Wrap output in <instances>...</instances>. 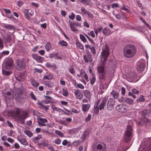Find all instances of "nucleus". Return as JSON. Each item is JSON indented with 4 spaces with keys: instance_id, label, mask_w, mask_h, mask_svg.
Segmentation results:
<instances>
[{
    "instance_id": "nucleus-1",
    "label": "nucleus",
    "mask_w": 151,
    "mask_h": 151,
    "mask_svg": "<svg viewBox=\"0 0 151 151\" xmlns=\"http://www.w3.org/2000/svg\"><path fill=\"white\" fill-rule=\"evenodd\" d=\"M109 55V47L105 44L102 48V50L101 55L102 56L101 60L102 61L101 65L97 67V71L99 75V78L101 80H105L106 79V72L105 70L106 63Z\"/></svg>"
},
{
    "instance_id": "nucleus-2",
    "label": "nucleus",
    "mask_w": 151,
    "mask_h": 151,
    "mask_svg": "<svg viewBox=\"0 0 151 151\" xmlns=\"http://www.w3.org/2000/svg\"><path fill=\"white\" fill-rule=\"evenodd\" d=\"M11 113L16 117V119L18 123L23 124H24V120L27 118L28 114L25 112L22 109L15 107L11 111Z\"/></svg>"
},
{
    "instance_id": "nucleus-3",
    "label": "nucleus",
    "mask_w": 151,
    "mask_h": 151,
    "mask_svg": "<svg viewBox=\"0 0 151 151\" xmlns=\"http://www.w3.org/2000/svg\"><path fill=\"white\" fill-rule=\"evenodd\" d=\"M136 52L137 50L135 46L131 44H128L125 46L123 50L124 55L128 58L133 57L136 54Z\"/></svg>"
},
{
    "instance_id": "nucleus-4",
    "label": "nucleus",
    "mask_w": 151,
    "mask_h": 151,
    "mask_svg": "<svg viewBox=\"0 0 151 151\" xmlns=\"http://www.w3.org/2000/svg\"><path fill=\"white\" fill-rule=\"evenodd\" d=\"M133 129L131 125L127 126V129L125 131L124 139L126 142L130 141L132 137Z\"/></svg>"
},
{
    "instance_id": "nucleus-5",
    "label": "nucleus",
    "mask_w": 151,
    "mask_h": 151,
    "mask_svg": "<svg viewBox=\"0 0 151 151\" xmlns=\"http://www.w3.org/2000/svg\"><path fill=\"white\" fill-rule=\"evenodd\" d=\"M26 66V61L24 58L18 59L16 61V68L19 70L24 69Z\"/></svg>"
},
{
    "instance_id": "nucleus-6",
    "label": "nucleus",
    "mask_w": 151,
    "mask_h": 151,
    "mask_svg": "<svg viewBox=\"0 0 151 151\" xmlns=\"http://www.w3.org/2000/svg\"><path fill=\"white\" fill-rule=\"evenodd\" d=\"M3 96L7 103H10L12 101L14 98L13 95L11 93L8 91L6 93L3 92Z\"/></svg>"
},
{
    "instance_id": "nucleus-7",
    "label": "nucleus",
    "mask_w": 151,
    "mask_h": 151,
    "mask_svg": "<svg viewBox=\"0 0 151 151\" xmlns=\"http://www.w3.org/2000/svg\"><path fill=\"white\" fill-rule=\"evenodd\" d=\"M23 93L22 91L19 90L18 91L14 94V97L15 99L19 102H21L24 98Z\"/></svg>"
},
{
    "instance_id": "nucleus-8",
    "label": "nucleus",
    "mask_w": 151,
    "mask_h": 151,
    "mask_svg": "<svg viewBox=\"0 0 151 151\" xmlns=\"http://www.w3.org/2000/svg\"><path fill=\"white\" fill-rule=\"evenodd\" d=\"M86 54L83 55L84 60L86 63L89 61L91 62L92 61V57L90 51L88 50H86Z\"/></svg>"
},
{
    "instance_id": "nucleus-9",
    "label": "nucleus",
    "mask_w": 151,
    "mask_h": 151,
    "mask_svg": "<svg viewBox=\"0 0 151 151\" xmlns=\"http://www.w3.org/2000/svg\"><path fill=\"white\" fill-rule=\"evenodd\" d=\"M116 109L119 112L124 113L127 111V106L124 104H119L116 106Z\"/></svg>"
},
{
    "instance_id": "nucleus-10",
    "label": "nucleus",
    "mask_w": 151,
    "mask_h": 151,
    "mask_svg": "<svg viewBox=\"0 0 151 151\" xmlns=\"http://www.w3.org/2000/svg\"><path fill=\"white\" fill-rule=\"evenodd\" d=\"M115 102V101L113 98H110L109 99L107 106V108L109 110L111 111L113 109Z\"/></svg>"
},
{
    "instance_id": "nucleus-11",
    "label": "nucleus",
    "mask_w": 151,
    "mask_h": 151,
    "mask_svg": "<svg viewBox=\"0 0 151 151\" xmlns=\"http://www.w3.org/2000/svg\"><path fill=\"white\" fill-rule=\"evenodd\" d=\"M106 146L104 144L103 145L101 144H98L96 148H93L92 150V151H106Z\"/></svg>"
},
{
    "instance_id": "nucleus-12",
    "label": "nucleus",
    "mask_w": 151,
    "mask_h": 151,
    "mask_svg": "<svg viewBox=\"0 0 151 151\" xmlns=\"http://www.w3.org/2000/svg\"><path fill=\"white\" fill-rule=\"evenodd\" d=\"M13 63V60L12 59H9L7 60L4 67L6 69H10L12 68Z\"/></svg>"
},
{
    "instance_id": "nucleus-13",
    "label": "nucleus",
    "mask_w": 151,
    "mask_h": 151,
    "mask_svg": "<svg viewBox=\"0 0 151 151\" xmlns=\"http://www.w3.org/2000/svg\"><path fill=\"white\" fill-rule=\"evenodd\" d=\"M107 101L106 98L105 97L103 99L101 103L100 104L99 107V110H104L106 106V103Z\"/></svg>"
},
{
    "instance_id": "nucleus-14",
    "label": "nucleus",
    "mask_w": 151,
    "mask_h": 151,
    "mask_svg": "<svg viewBox=\"0 0 151 151\" xmlns=\"http://www.w3.org/2000/svg\"><path fill=\"white\" fill-rule=\"evenodd\" d=\"M140 113L143 116H145L148 115V116L151 117V108L149 110H145L141 111L140 112Z\"/></svg>"
},
{
    "instance_id": "nucleus-15",
    "label": "nucleus",
    "mask_w": 151,
    "mask_h": 151,
    "mask_svg": "<svg viewBox=\"0 0 151 151\" xmlns=\"http://www.w3.org/2000/svg\"><path fill=\"white\" fill-rule=\"evenodd\" d=\"M47 120L46 119H42L40 118V119L39 121H37L39 125L40 126H46V124L44 123L47 122Z\"/></svg>"
},
{
    "instance_id": "nucleus-16",
    "label": "nucleus",
    "mask_w": 151,
    "mask_h": 151,
    "mask_svg": "<svg viewBox=\"0 0 151 151\" xmlns=\"http://www.w3.org/2000/svg\"><path fill=\"white\" fill-rule=\"evenodd\" d=\"M149 120L148 119L146 118L145 116H143V117L141 121L139 122L138 124L139 125H142L148 122Z\"/></svg>"
},
{
    "instance_id": "nucleus-17",
    "label": "nucleus",
    "mask_w": 151,
    "mask_h": 151,
    "mask_svg": "<svg viewBox=\"0 0 151 151\" xmlns=\"http://www.w3.org/2000/svg\"><path fill=\"white\" fill-rule=\"evenodd\" d=\"M145 68V63L140 62L139 65L137 66V69L138 70L142 71L144 70Z\"/></svg>"
},
{
    "instance_id": "nucleus-18",
    "label": "nucleus",
    "mask_w": 151,
    "mask_h": 151,
    "mask_svg": "<svg viewBox=\"0 0 151 151\" xmlns=\"http://www.w3.org/2000/svg\"><path fill=\"white\" fill-rule=\"evenodd\" d=\"M33 58L37 62H41L42 60V58L38 55L37 54H33L32 55Z\"/></svg>"
},
{
    "instance_id": "nucleus-19",
    "label": "nucleus",
    "mask_w": 151,
    "mask_h": 151,
    "mask_svg": "<svg viewBox=\"0 0 151 151\" xmlns=\"http://www.w3.org/2000/svg\"><path fill=\"white\" fill-rule=\"evenodd\" d=\"M74 93L76 96V98L78 99H81L83 97V95L81 93L79 90L75 91Z\"/></svg>"
},
{
    "instance_id": "nucleus-20",
    "label": "nucleus",
    "mask_w": 151,
    "mask_h": 151,
    "mask_svg": "<svg viewBox=\"0 0 151 151\" xmlns=\"http://www.w3.org/2000/svg\"><path fill=\"white\" fill-rule=\"evenodd\" d=\"M90 105L89 104H83L82 105V110L83 111L86 112L88 110Z\"/></svg>"
},
{
    "instance_id": "nucleus-21",
    "label": "nucleus",
    "mask_w": 151,
    "mask_h": 151,
    "mask_svg": "<svg viewBox=\"0 0 151 151\" xmlns=\"http://www.w3.org/2000/svg\"><path fill=\"white\" fill-rule=\"evenodd\" d=\"M110 32V29L108 27L105 28L102 30V33L105 35H109L111 34Z\"/></svg>"
},
{
    "instance_id": "nucleus-22",
    "label": "nucleus",
    "mask_w": 151,
    "mask_h": 151,
    "mask_svg": "<svg viewBox=\"0 0 151 151\" xmlns=\"http://www.w3.org/2000/svg\"><path fill=\"white\" fill-rule=\"evenodd\" d=\"M16 79L19 81H22L24 79V75L19 74L17 77H16Z\"/></svg>"
},
{
    "instance_id": "nucleus-23",
    "label": "nucleus",
    "mask_w": 151,
    "mask_h": 151,
    "mask_svg": "<svg viewBox=\"0 0 151 151\" xmlns=\"http://www.w3.org/2000/svg\"><path fill=\"white\" fill-rule=\"evenodd\" d=\"M124 102L129 105H132L134 104V101L133 99L128 98H125Z\"/></svg>"
},
{
    "instance_id": "nucleus-24",
    "label": "nucleus",
    "mask_w": 151,
    "mask_h": 151,
    "mask_svg": "<svg viewBox=\"0 0 151 151\" xmlns=\"http://www.w3.org/2000/svg\"><path fill=\"white\" fill-rule=\"evenodd\" d=\"M24 14L25 18L28 20L31 19V18L29 15V11L28 10L26 9L24 10Z\"/></svg>"
},
{
    "instance_id": "nucleus-25",
    "label": "nucleus",
    "mask_w": 151,
    "mask_h": 151,
    "mask_svg": "<svg viewBox=\"0 0 151 151\" xmlns=\"http://www.w3.org/2000/svg\"><path fill=\"white\" fill-rule=\"evenodd\" d=\"M111 94L112 95L114 98L117 99L118 98L119 95L118 92H116L114 90H113L111 93Z\"/></svg>"
},
{
    "instance_id": "nucleus-26",
    "label": "nucleus",
    "mask_w": 151,
    "mask_h": 151,
    "mask_svg": "<svg viewBox=\"0 0 151 151\" xmlns=\"http://www.w3.org/2000/svg\"><path fill=\"white\" fill-rule=\"evenodd\" d=\"M18 140L22 144L26 145H27V142L25 139L18 138Z\"/></svg>"
},
{
    "instance_id": "nucleus-27",
    "label": "nucleus",
    "mask_w": 151,
    "mask_h": 151,
    "mask_svg": "<svg viewBox=\"0 0 151 151\" xmlns=\"http://www.w3.org/2000/svg\"><path fill=\"white\" fill-rule=\"evenodd\" d=\"M100 100L97 101V103H96V106L94 107V112L95 114H98L99 112V108L98 105L99 103L100 102Z\"/></svg>"
},
{
    "instance_id": "nucleus-28",
    "label": "nucleus",
    "mask_w": 151,
    "mask_h": 151,
    "mask_svg": "<svg viewBox=\"0 0 151 151\" xmlns=\"http://www.w3.org/2000/svg\"><path fill=\"white\" fill-rule=\"evenodd\" d=\"M76 44L77 47L81 50H83L84 47L83 45L78 40L76 41Z\"/></svg>"
},
{
    "instance_id": "nucleus-29",
    "label": "nucleus",
    "mask_w": 151,
    "mask_h": 151,
    "mask_svg": "<svg viewBox=\"0 0 151 151\" xmlns=\"http://www.w3.org/2000/svg\"><path fill=\"white\" fill-rule=\"evenodd\" d=\"M45 48L46 50L48 52L52 48V46L50 42H48L45 45Z\"/></svg>"
},
{
    "instance_id": "nucleus-30",
    "label": "nucleus",
    "mask_w": 151,
    "mask_h": 151,
    "mask_svg": "<svg viewBox=\"0 0 151 151\" xmlns=\"http://www.w3.org/2000/svg\"><path fill=\"white\" fill-rule=\"evenodd\" d=\"M85 96L87 98H90L91 97V93L88 90H85L84 91Z\"/></svg>"
},
{
    "instance_id": "nucleus-31",
    "label": "nucleus",
    "mask_w": 151,
    "mask_h": 151,
    "mask_svg": "<svg viewBox=\"0 0 151 151\" xmlns=\"http://www.w3.org/2000/svg\"><path fill=\"white\" fill-rule=\"evenodd\" d=\"M47 141L46 140H44L42 143H40L38 144L39 146H42L43 147H45L46 146H47L48 145L47 143Z\"/></svg>"
},
{
    "instance_id": "nucleus-32",
    "label": "nucleus",
    "mask_w": 151,
    "mask_h": 151,
    "mask_svg": "<svg viewBox=\"0 0 151 151\" xmlns=\"http://www.w3.org/2000/svg\"><path fill=\"white\" fill-rule=\"evenodd\" d=\"M45 84L46 86L50 88L54 86V83L50 81L47 82L45 83Z\"/></svg>"
},
{
    "instance_id": "nucleus-33",
    "label": "nucleus",
    "mask_w": 151,
    "mask_h": 151,
    "mask_svg": "<svg viewBox=\"0 0 151 151\" xmlns=\"http://www.w3.org/2000/svg\"><path fill=\"white\" fill-rule=\"evenodd\" d=\"M58 44L62 46L66 47L68 45V43L67 42L63 40L60 41Z\"/></svg>"
},
{
    "instance_id": "nucleus-34",
    "label": "nucleus",
    "mask_w": 151,
    "mask_h": 151,
    "mask_svg": "<svg viewBox=\"0 0 151 151\" xmlns=\"http://www.w3.org/2000/svg\"><path fill=\"white\" fill-rule=\"evenodd\" d=\"M31 83L32 85L34 86L37 87L39 85V83L36 82L34 79L33 78L31 79Z\"/></svg>"
},
{
    "instance_id": "nucleus-35",
    "label": "nucleus",
    "mask_w": 151,
    "mask_h": 151,
    "mask_svg": "<svg viewBox=\"0 0 151 151\" xmlns=\"http://www.w3.org/2000/svg\"><path fill=\"white\" fill-rule=\"evenodd\" d=\"M69 26H70V27L71 29V30L73 32H77L78 30V29L75 28L74 27V25H73V24H72L70 22V23L69 24Z\"/></svg>"
},
{
    "instance_id": "nucleus-36",
    "label": "nucleus",
    "mask_w": 151,
    "mask_h": 151,
    "mask_svg": "<svg viewBox=\"0 0 151 151\" xmlns=\"http://www.w3.org/2000/svg\"><path fill=\"white\" fill-rule=\"evenodd\" d=\"M4 27L6 29L10 30H14V28L13 26L8 24H5L4 25Z\"/></svg>"
},
{
    "instance_id": "nucleus-37",
    "label": "nucleus",
    "mask_w": 151,
    "mask_h": 151,
    "mask_svg": "<svg viewBox=\"0 0 151 151\" xmlns=\"http://www.w3.org/2000/svg\"><path fill=\"white\" fill-rule=\"evenodd\" d=\"M145 100L144 96L143 95H140L139 98L137 99L136 101L137 102H141L144 101Z\"/></svg>"
},
{
    "instance_id": "nucleus-38",
    "label": "nucleus",
    "mask_w": 151,
    "mask_h": 151,
    "mask_svg": "<svg viewBox=\"0 0 151 151\" xmlns=\"http://www.w3.org/2000/svg\"><path fill=\"white\" fill-rule=\"evenodd\" d=\"M4 40L6 42H9L12 40L10 36L9 35H7L6 37H4Z\"/></svg>"
},
{
    "instance_id": "nucleus-39",
    "label": "nucleus",
    "mask_w": 151,
    "mask_h": 151,
    "mask_svg": "<svg viewBox=\"0 0 151 151\" xmlns=\"http://www.w3.org/2000/svg\"><path fill=\"white\" fill-rule=\"evenodd\" d=\"M80 39L83 42L85 43L87 41L86 39L83 35L80 34Z\"/></svg>"
},
{
    "instance_id": "nucleus-40",
    "label": "nucleus",
    "mask_w": 151,
    "mask_h": 151,
    "mask_svg": "<svg viewBox=\"0 0 151 151\" xmlns=\"http://www.w3.org/2000/svg\"><path fill=\"white\" fill-rule=\"evenodd\" d=\"M2 72L3 74L6 75V76L9 75L12 73L10 71H7L5 70H4L3 69H2Z\"/></svg>"
},
{
    "instance_id": "nucleus-41",
    "label": "nucleus",
    "mask_w": 151,
    "mask_h": 151,
    "mask_svg": "<svg viewBox=\"0 0 151 151\" xmlns=\"http://www.w3.org/2000/svg\"><path fill=\"white\" fill-rule=\"evenodd\" d=\"M24 133L29 137H31L33 135L32 132L27 130H25L24 131Z\"/></svg>"
},
{
    "instance_id": "nucleus-42",
    "label": "nucleus",
    "mask_w": 151,
    "mask_h": 151,
    "mask_svg": "<svg viewBox=\"0 0 151 151\" xmlns=\"http://www.w3.org/2000/svg\"><path fill=\"white\" fill-rule=\"evenodd\" d=\"M96 80L95 75L92 76V78L90 81L91 83V85H93L94 84L96 81Z\"/></svg>"
},
{
    "instance_id": "nucleus-43",
    "label": "nucleus",
    "mask_w": 151,
    "mask_h": 151,
    "mask_svg": "<svg viewBox=\"0 0 151 151\" xmlns=\"http://www.w3.org/2000/svg\"><path fill=\"white\" fill-rule=\"evenodd\" d=\"M51 108L53 110L58 111H59L60 110L61 111L63 112V111L62 109L57 108L54 105H52L51 106Z\"/></svg>"
},
{
    "instance_id": "nucleus-44",
    "label": "nucleus",
    "mask_w": 151,
    "mask_h": 151,
    "mask_svg": "<svg viewBox=\"0 0 151 151\" xmlns=\"http://www.w3.org/2000/svg\"><path fill=\"white\" fill-rule=\"evenodd\" d=\"M39 107L41 109H45V111H47L48 109L49 108V106H45L42 104L41 106H40Z\"/></svg>"
},
{
    "instance_id": "nucleus-45",
    "label": "nucleus",
    "mask_w": 151,
    "mask_h": 151,
    "mask_svg": "<svg viewBox=\"0 0 151 151\" xmlns=\"http://www.w3.org/2000/svg\"><path fill=\"white\" fill-rule=\"evenodd\" d=\"M42 137V136L41 135H39L37 137L33 138L32 139L33 141L35 142H36L37 140H38L40 139Z\"/></svg>"
},
{
    "instance_id": "nucleus-46",
    "label": "nucleus",
    "mask_w": 151,
    "mask_h": 151,
    "mask_svg": "<svg viewBox=\"0 0 151 151\" xmlns=\"http://www.w3.org/2000/svg\"><path fill=\"white\" fill-rule=\"evenodd\" d=\"M55 133L58 135H59L60 137H62L63 136V133L60 131L56 130L55 131Z\"/></svg>"
},
{
    "instance_id": "nucleus-47",
    "label": "nucleus",
    "mask_w": 151,
    "mask_h": 151,
    "mask_svg": "<svg viewBox=\"0 0 151 151\" xmlns=\"http://www.w3.org/2000/svg\"><path fill=\"white\" fill-rule=\"evenodd\" d=\"M139 18L142 22L144 23V24L148 27H150L149 24L144 20V19L142 17H139Z\"/></svg>"
},
{
    "instance_id": "nucleus-48",
    "label": "nucleus",
    "mask_w": 151,
    "mask_h": 151,
    "mask_svg": "<svg viewBox=\"0 0 151 151\" xmlns=\"http://www.w3.org/2000/svg\"><path fill=\"white\" fill-rule=\"evenodd\" d=\"M71 23L74 25H76L78 27H81V25L80 23H78L76 21L74 22H73Z\"/></svg>"
},
{
    "instance_id": "nucleus-49",
    "label": "nucleus",
    "mask_w": 151,
    "mask_h": 151,
    "mask_svg": "<svg viewBox=\"0 0 151 151\" xmlns=\"http://www.w3.org/2000/svg\"><path fill=\"white\" fill-rule=\"evenodd\" d=\"M81 10L83 13L85 15L87 14L88 12V11L86 10L84 8L82 7H81Z\"/></svg>"
},
{
    "instance_id": "nucleus-50",
    "label": "nucleus",
    "mask_w": 151,
    "mask_h": 151,
    "mask_svg": "<svg viewBox=\"0 0 151 151\" xmlns=\"http://www.w3.org/2000/svg\"><path fill=\"white\" fill-rule=\"evenodd\" d=\"M63 94L65 96H68V91L66 90H65L64 89H63Z\"/></svg>"
},
{
    "instance_id": "nucleus-51",
    "label": "nucleus",
    "mask_w": 151,
    "mask_h": 151,
    "mask_svg": "<svg viewBox=\"0 0 151 151\" xmlns=\"http://www.w3.org/2000/svg\"><path fill=\"white\" fill-rule=\"evenodd\" d=\"M90 0H82L81 2L85 5H88Z\"/></svg>"
},
{
    "instance_id": "nucleus-52",
    "label": "nucleus",
    "mask_w": 151,
    "mask_h": 151,
    "mask_svg": "<svg viewBox=\"0 0 151 151\" xmlns=\"http://www.w3.org/2000/svg\"><path fill=\"white\" fill-rule=\"evenodd\" d=\"M47 147L49 148V149L51 151H54V147L48 144L47 145Z\"/></svg>"
},
{
    "instance_id": "nucleus-53",
    "label": "nucleus",
    "mask_w": 151,
    "mask_h": 151,
    "mask_svg": "<svg viewBox=\"0 0 151 151\" xmlns=\"http://www.w3.org/2000/svg\"><path fill=\"white\" fill-rule=\"evenodd\" d=\"M91 115L90 114H89L88 115V116L86 117L85 119V121L86 122H88L91 119Z\"/></svg>"
},
{
    "instance_id": "nucleus-54",
    "label": "nucleus",
    "mask_w": 151,
    "mask_h": 151,
    "mask_svg": "<svg viewBox=\"0 0 151 151\" xmlns=\"http://www.w3.org/2000/svg\"><path fill=\"white\" fill-rule=\"evenodd\" d=\"M61 142V140L60 139L58 138L57 139H56L55 140V143L57 144H59Z\"/></svg>"
},
{
    "instance_id": "nucleus-55",
    "label": "nucleus",
    "mask_w": 151,
    "mask_h": 151,
    "mask_svg": "<svg viewBox=\"0 0 151 151\" xmlns=\"http://www.w3.org/2000/svg\"><path fill=\"white\" fill-rule=\"evenodd\" d=\"M69 17L70 19L71 20H73L74 19L75 17V15L73 13H72L69 16Z\"/></svg>"
},
{
    "instance_id": "nucleus-56",
    "label": "nucleus",
    "mask_w": 151,
    "mask_h": 151,
    "mask_svg": "<svg viewBox=\"0 0 151 151\" xmlns=\"http://www.w3.org/2000/svg\"><path fill=\"white\" fill-rule=\"evenodd\" d=\"M128 95L129 96H131L134 99H135L136 98V96L133 94L132 92H129Z\"/></svg>"
},
{
    "instance_id": "nucleus-57",
    "label": "nucleus",
    "mask_w": 151,
    "mask_h": 151,
    "mask_svg": "<svg viewBox=\"0 0 151 151\" xmlns=\"http://www.w3.org/2000/svg\"><path fill=\"white\" fill-rule=\"evenodd\" d=\"M132 92L133 93L138 94L139 92V91H137L136 89L134 88L132 89Z\"/></svg>"
},
{
    "instance_id": "nucleus-58",
    "label": "nucleus",
    "mask_w": 151,
    "mask_h": 151,
    "mask_svg": "<svg viewBox=\"0 0 151 151\" xmlns=\"http://www.w3.org/2000/svg\"><path fill=\"white\" fill-rule=\"evenodd\" d=\"M90 49L91 50V52L94 55L96 53V51L94 47H92Z\"/></svg>"
},
{
    "instance_id": "nucleus-59",
    "label": "nucleus",
    "mask_w": 151,
    "mask_h": 151,
    "mask_svg": "<svg viewBox=\"0 0 151 151\" xmlns=\"http://www.w3.org/2000/svg\"><path fill=\"white\" fill-rule=\"evenodd\" d=\"M76 20L78 21H81V17L79 15H76Z\"/></svg>"
},
{
    "instance_id": "nucleus-60",
    "label": "nucleus",
    "mask_w": 151,
    "mask_h": 151,
    "mask_svg": "<svg viewBox=\"0 0 151 151\" xmlns=\"http://www.w3.org/2000/svg\"><path fill=\"white\" fill-rule=\"evenodd\" d=\"M4 47L3 41L0 37V48H2Z\"/></svg>"
},
{
    "instance_id": "nucleus-61",
    "label": "nucleus",
    "mask_w": 151,
    "mask_h": 151,
    "mask_svg": "<svg viewBox=\"0 0 151 151\" xmlns=\"http://www.w3.org/2000/svg\"><path fill=\"white\" fill-rule=\"evenodd\" d=\"M30 96L33 100H36V98L32 92H31L30 93Z\"/></svg>"
},
{
    "instance_id": "nucleus-62",
    "label": "nucleus",
    "mask_w": 151,
    "mask_h": 151,
    "mask_svg": "<svg viewBox=\"0 0 151 151\" xmlns=\"http://www.w3.org/2000/svg\"><path fill=\"white\" fill-rule=\"evenodd\" d=\"M17 5L19 7H21L23 4V2L21 1H19L17 2Z\"/></svg>"
},
{
    "instance_id": "nucleus-63",
    "label": "nucleus",
    "mask_w": 151,
    "mask_h": 151,
    "mask_svg": "<svg viewBox=\"0 0 151 151\" xmlns=\"http://www.w3.org/2000/svg\"><path fill=\"white\" fill-rule=\"evenodd\" d=\"M88 34L90 35H91L93 38L95 37V35L93 31H91L90 32V33H88Z\"/></svg>"
},
{
    "instance_id": "nucleus-64",
    "label": "nucleus",
    "mask_w": 151,
    "mask_h": 151,
    "mask_svg": "<svg viewBox=\"0 0 151 151\" xmlns=\"http://www.w3.org/2000/svg\"><path fill=\"white\" fill-rule=\"evenodd\" d=\"M3 10L5 11L6 14H9L11 13V12L9 9H4Z\"/></svg>"
}]
</instances>
